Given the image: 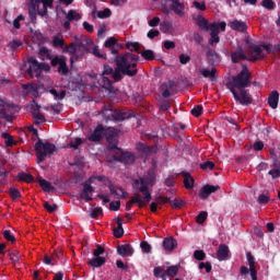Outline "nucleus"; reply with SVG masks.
Returning a JSON list of instances; mask_svg holds the SVG:
<instances>
[{"mask_svg":"<svg viewBox=\"0 0 280 280\" xmlns=\"http://www.w3.org/2000/svg\"><path fill=\"white\" fill-rule=\"evenodd\" d=\"M138 61L139 57L132 52H127L116 58L117 68L115 72H113V68H110V66H104L103 73L95 77L98 86L106 89V91L113 92V84L110 83V79H108L106 75H112V78H114L116 81L121 80V75H137Z\"/></svg>","mask_w":280,"mask_h":280,"instance_id":"1","label":"nucleus"},{"mask_svg":"<svg viewBox=\"0 0 280 280\" xmlns=\"http://www.w3.org/2000/svg\"><path fill=\"white\" fill-rule=\"evenodd\" d=\"M250 72H248V68H243V70L232 79V81L228 84V89H230L236 102L243 104L244 106H248L253 102L250 98V94L246 91V86L250 84L248 80Z\"/></svg>","mask_w":280,"mask_h":280,"instance_id":"2","label":"nucleus"},{"mask_svg":"<svg viewBox=\"0 0 280 280\" xmlns=\"http://www.w3.org/2000/svg\"><path fill=\"white\" fill-rule=\"evenodd\" d=\"M155 180L156 175H154V171L149 172L143 178L133 180V189L141 191L143 197H141V195H136L131 198L129 205H138L139 207L148 205V202L152 200V195L148 188L153 187Z\"/></svg>","mask_w":280,"mask_h":280,"instance_id":"3","label":"nucleus"},{"mask_svg":"<svg viewBox=\"0 0 280 280\" xmlns=\"http://www.w3.org/2000/svg\"><path fill=\"white\" fill-rule=\"evenodd\" d=\"M249 54L246 56L244 50L238 49L232 55L233 62H237V60H250L255 62V60H259V58H264L266 54H272V46L270 45H249Z\"/></svg>","mask_w":280,"mask_h":280,"instance_id":"4","label":"nucleus"},{"mask_svg":"<svg viewBox=\"0 0 280 280\" xmlns=\"http://www.w3.org/2000/svg\"><path fill=\"white\" fill-rule=\"evenodd\" d=\"M107 185L108 178L105 176H92L85 184L83 185V189L80 194L81 200H85V202H89L93 200V186L91 185Z\"/></svg>","mask_w":280,"mask_h":280,"instance_id":"5","label":"nucleus"},{"mask_svg":"<svg viewBox=\"0 0 280 280\" xmlns=\"http://www.w3.org/2000/svg\"><path fill=\"white\" fill-rule=\"evenodd\" d=\"M39 58L42 60H50L51 66L56 67V65L59 66L58 71L65 75L69 69L67 68V59L65 57H54L51 58V54H49V50L45 47H42L39 49Z\"/></svg>","mask_w":280,"mask_h":280,"instance_id":"6","label":"nucleus"},{"mask_svg":"<svg viewBox=\"0 0 280 280\" xmlns=\"http://www.w3.org/2000/svg\"><path fill=\"white\" fill-rule=\"evenodd\" d=\"M33 8L30 9L32 21H36V12L39 16L47 15V9L54 5V0H31Z\"/></svg>","mask_w":280,"mask_h":280,"instance_id":"7","label":"nucleus"},{"mask_svg":"<svg viewBox=\"0 0 280 280\" xmlns=\"http://www.w3.org/2000/svg\"><path fill=\"white\" fill-rule=\"evenodd\" d=\"M35 152L37 156V163H43L47 156H50V154L56 152V145L49 142H43V140H38L35 143Z\"/></svg>","mask_w":280,"mask_h":280,"instance_id":"8","label":"nucleus"},{"mask_svg":"<svg viewBox=\"0 0 280 280\" xmlns=\"http://www.w3.org/2000/svg\"><path fill=\"white\" fill-rule=\"evenodd\" d=\"M49 65L47 63H40L38 62V60L34 59V58H30L28 59V74L31 75V78H40V74L43 73V71H45L46 73H49Z\"/></svg>","mask_w":280,"mask_h":280,"instance_id":"9","label":"nucleus"},{"mask_svg":"<svg viewBox=\"0 0 280 280\" xmlns=\"http://www.w3.org/2000/svg\"><path fill=\"white\" fill-rule=\"evenodd\" d=\"M102 116L106 121L115 120V121H124V119H128L130 117L127 113H122L119 110H114L112 108H105L102 110Z\"/></svg>","mask_w":280,"mask_h":280,"instance_id":"10","label":"nucleus"},{"mask_svg":"<svg viewBox=\"0 0 280 280\" xmlns=\"http://www.w3.org/2000/svg\"><path fill=\"white\" fill-rule=\"evenodd\" d=\"M94 257L91 258L88 264L92 268H100L106 264V258L102 255H104V248L102 246H98L93 252Z\"/></svg>","mask_w":280,"mask_h":280,"instance_id":"11","label":"nucleus"},{"mask_svg":"<svg viewBox=\"0 0 280 280\" xmlns=\"http://www.w3.org/2000/svg\"><path fill=\"white\" fill-rule=\"evenodd\" d=\"M220 30L221 32H224V30H226V22L213 23L210 30V45H218V43H220V36L218 35L220 34Z\"/></svg>","mask_w":280,"mask_h":280,"instance_id":"12","label":"nucleus"},{"mask_svg":"<svg viewBox=\"0 0 280 280\" xmlns=\"http://www.w3.org/2000/svg\"><path fill=\"white\" fill-rule=\"evenodd\" d=\"M115 161H119L120 163H125L126 165H130V163H135V155L130 152H124L121 149H114L112 151Z\"/></svg>","mask_w":280,"mask_h":280,"instance_id":"13","label":"nucleus"},{"mask_svg":"<svg viewBox=\"0 0 280 280\" xmlns=\"http://www.w3.org/2000/svg\"><path fill=\"white\" fill-rule=\"evenodd\" d=\"M247 261H248L249 268L242 267L241 273L246 276L249 272L252 280H257V269L255 268V258L253 257V255L247 254Z\"/></svg>","mask_w":280,"mask_h":280,"instance_id":"14","label":"nucleus"},{"mask_svg":"<svg viewBox=\"0 0 280 280\" xmlns=\"http://www.w3.org/2000/svg\"><path fill=\"white\" fill-rule=\"evenodd\" d=\"M219 189L220 186L206 185L201 188L199 198H201V200H207V198L211 196V194H215V191H218Z\"/></svg>","mask_w":280,"mask_h":280,"instance_id":"15","label":"nucleus"},{"mask_svg":"<svg viewBox=\"0 0 280 280\" xmlns=\"http://www.w3.org/2000/svg\"><path fill=\"white\" fill-rule=\"evenodd\" d=\"M171 10L177 14V16H185V4L178 0H172Z\"/></svg>","mask_w":280,"mask_h":280,"instance_id":"16","label":"nucleus"},{"mask_svg":"<svg viewBox=\"0 0 280 280\" xmlns=\"http://www.w3.org/2000/svg\"><path fill=\"white\" fill-rule=\"evenodd\" d=\"M117 253L121 257H132V255L135 254V249L132 248V246L126 244V245L118 246Z\"/></svg>","mask_w":280,"mask_h":280,"instance_id":"17","label":"nucleus"},{"mask_svg":"<svg viewBox=\"0 0 280 280\" xmlns=\"http://www.w3.org/2000/svg\"><path fill=\"white\" fill-rule=\"evenodd\" d=\"M32 108L34 109L33 117H34L35 124H45V116H43V114L38 112L40 109V106H38V104L36 103H33Z\"/></svg>","mask_w":280,"mask_h":280,"instance_id":"18","label":"nucleus"},{"mask_svg":"<svg viewBox=\"0 0 280 280\" xmlns=\"http://www.w3.org/2000/svg\"><path fill=\"white\" fill-rule=\"evenodd\" d=\"M229 26L231 27V30H234L235 32H246L247 30L246 23L238 20L230 21Z\"/></svg>","mask_w":280,"mask_h":280,"instance_id":"19","label":"nucleus"},{"mask_svg":"<svg viewBox=\"0 0 280 280\" xmlns=\"http://www.w3.org/2000/svg\"><path fill=\"white\" fill-rule=\"evenodd\" d=\"M217 259H219V261H224L229 259V246L226 245L219 246V249L217 252Z\"/></svg>","mask_w":280,"mask_h":280,"instance_id":"20","label":"nucleus"},{"mask_svg":"<svg viewBox=\"0 0 280 280\" xmlns=\"http://www.w3.org/2000/svg\"><path fill=\"white\" fill-rule=\"evenodd\" d=\"M103 136H104V127H102V125H100L95 128V130L92 133H90L89 140L90 141H100V139H102Z\"/></svg>","mask_w":280,"mask_h":280,"instance_id":"21","label":"nucleus"},{"mask_svg":"<svg viewBox=\"0 0 280 280\" xmlns=\"http://www.w3.org/2000/svg\"><path fill=\"white\" fill-rule=\"evenodd\" d=\"M109 189H110L112 196H114L115 198H127L128 197V194L126 191H124L121 187L110 186Z\"/></svg>","mask_w":280,"mask_h":280,"instance_id":"22","label":"nucleus"},{"mask_svg":"<svg viewBox=\"0 0 280 280\" xmlns=\"http://www.w3.org/2000/svg\"><path fill=\"white\" fill-rule=\"evenodd\" d=\"M197 25H199L200 30H203V32H210L211 27H213V23L209 24V21H207L205 18H199Z\"/></svg>","mask_w":280,"mask_h":280,"instance_id":"23","label":"nucleus"},{"mask_svg":"<svg viewBox=\"0 0 280 280\" xmlns=\"http://www.w3.org/2000/svg\"><path fill=\"white\" fill-rule=\"evenodd\" d=\"M8 113H10V105L5 104V102L0 98V117H4L10 121Z\"/></svg>","mask_w":280,"mask_h":280,"instance_id":"24","label":"nucleus"},{"mask_svg":"<svg viewBox=\"0 0 280 280\" xmlns=\"http://www.w3.org/2000/svg\"><path fill=\"white\" fill-rule=\"evenodd\" d=\"M268 104L271 108L279 106V92H272L269 96Z\"/></svg>","mask_w":280,"mask_h":280,"instance_id":"25","label":"nucleus"},{"mask_svg":"<svg viewBox=\"0 0 280 280\" xmlns=\"http://www.w3.org/2000/svg\"><path fill=\"white\" fill-rule=\"evenodd\" d=\"M153 275L156 279L167 280V273L163 267H155Z\"/></svg>","mask_w":280,"mask_h":280,"instance_id":"26","label":"nucleus"},{"mask_svg":"<svg viewBox=\"0 0 280 280\" xmlns=\"http://www.w3.org/2000/svg\"><path fill=\"white\" fill-rule=\"evenodd\" d=\"M186 189H194V177L189 173H183Z\"/></svg>","mask_w":280,"mask_h":280,"instance_id":"27","label":"nucleus"},{"mask_svg":"<svg viewBox=\"0 0 280 280\" xmlns=\"http://www.w3.org/2000/svg\"><path fill=\"white\" fill-rule=\"evenodd\" d=\"M160 30L163 34H174V26L170 22H162L160 24Z\"/></svg>","mask_w":280,"mask_h":280,"instance_id":"28","label":"nucleus"},{"mask_svg":"<svg viewBox=\"0 0 280 280\" xmlns=\"http://www.w3.org/2000/svg\"><path fill=\"white\" fill-rule=\"evenodd\" d=\"M218 70H215V68H212L211 70L209 69H201L200 73L201 75H203V78H209L211 81L215 80V73Z\"/></svg>","mask_w":280,"mask_h":280,"instance_id":"29","label":"nucleus"},{"mask_svg":"<svg viewBox=\"0 0 280 280\" xmlns=\"http://www.w3.org/2000/svg\"><path fill=\"white\" fill-rule=\"evenodd\" d=\"M163 246L165 250H173L176 248V240L174 238H165L163 241Z\"/></svg>","mask_w":280,"mask_h":280,"instance_id":"30","label":"nucleus"},{"mask_svg":"<svg viewBox=\"0 0 280 280\" xmlns=\"http://www.w3.org/2000/svg\"><path fill=\"white\" fill-rule=\"evenodd\" d=\"M67 51L69 54H72L73 56L70 58L71 62H73V60H75V58H78V51H80V46L75 45V44H71Z\"/></svg>","mask_w":280,"mask_h":280,"instance_id":"31","label":"nucleus"},{"mask_svg":"<svg viewBox=\"0 0 280 280\" xmlns=\"http://www.w3.org/2000/svg\"><path fill=\"white\" fill-rule=\"evenodd\" d=\"M49 93H51V95L54 96V100H57V101L65 100V95H67V92H65L62 90L58 91L56 89H50Z\"/></svg>","mask_w":280,"mask_h":280,"instance_id":"32","label":"nucleus"},{"mask_svg":"<svg viewBox=\"0 0 280 280\" xmlns=\"http://www.w3.org/2000/svg\"><path fill=\"white\" fill-rule=\"evenodd\" d=\"M24 91H26L25 93L27 95L32 94V95H36V93H38V86L34 85V84H24L22 85Z\"/></svg>","mask_w":280,"mask_h":280,"instance_id":"33","label":"nucleus"},{"mask_svg":"<svg viewBox=\"0 0 280 280\" xmlns=\"http://www.w3.org/2000/svg\"><path fill=\"white\" fill-rule=\"evenodd\" d=\"M67 21H80L82 19V15L78 13L75 10H70L68 14L66 15Z\"/></svg>","mask_w":280,"mask_h":280,"instance_id":"34","label":"nucleus"},{"mask_svg":"<svg viewBox=\"0 0 280 280\" xmlns=\"http://www.w3.org/2000/svg\"><path fill=\"white\" fill-rule=\"evenodd\" d=\"M115 237H121L124 235V226L121 225V219H117V228L114 229Z\"/></svg>","mask_w":280,"mask_h":280,"instance_id":"35","label":"nucleus"},{"mask_svg":"<svg viewBox=\"0 0 280 280\" xmlns=\"http://www.w3.org/2000/svg\"><path fill=\"white\" fill-rule=\"evenodd\" d=\"M38 183L42 189H44L45 191H54V187H51V184H49V182L45 179H38Z\"/></svg>","mask_w":280,"mask_h":280,"instance_id":"36","label":"nucleus"},{"mask_svg":"<svg viewBox=\"0 0 280 280\" xmlns=\"http://www.w3.org/2000/svg\"><path fill=\"white\" fill-rule=\"evenodd\" d=\"M18 178H19V180H23L24 183H32V180H34L32 175H30L27 173H20L18 175Z\"/></svg>","mask_w":280,"mask_h":280,"instance_id":"37","label":"nucleus"},{"mask_svg":"<svg viewBox=\"0 0 280 280\" xmlns=\"http://www.w3.org/2000/svg\"><path fill=\"white\" fill-rule=\"evenodd\" d=\"M93 56H95L96 58H106V54L102 52V50H100V47L97 46H93L92 51Z\"/></svg>","mask_w":280,"mask_h":280,"instance_id":"38","label":"nucleus"},{"mask_svg":"<svg viewBox=\"0 0 280 280\" xmlns=\"http://www.w3.org/2000/svg\"><path fill=\"white\" fill-rule=\"evenodd\" d=\"M177 273H178V265L171 266L166 270L167 277H176Z\"/></svg>","mask_w":280,"mask_h":280,"instance_id":"39","label":"nucleus"},{"mask_svg":"<svg viewBox=\"0 0 280 280\" xmlns=\"http://www.w3.org/2000/svg\"><path fill=\"white\" fill-rule=\"evenodd\" d=\"M261 5L266 10H275V1L272 0H262Z\"/></svg>","mask_w":280,"mask_h":280,"instance_id":"40","label":"nucleus"},{"mask_svg":"<svg viewBox=\"0 0 280 280\" xmlns=\"http://www.w3.org/2000/svg\"><path fill=\"white\" fill-rule=\"evenodd\" d=\"M110 14H112L110 9H104V10L97 12L98 19H108V16H110Z\"/></svg>","mask_w":280,"mask_h":280,"instance_id":"41","label":"nucleus"},{"mask_svg":"<svg viewBox=\"0 0 280 280\" xmlns=\"http://www.w3.org/2000/svg\"><path fill=\"white\" fill-rule=\"evenodd\" d=\"M21 21H25V16H23V14H20L14 21H13V27L15 30H20L21 28Z\"/></svg>","mask_w":280,"mask_h":280,"instance_id":"42","label":"nucleus"},{"mask_svg":"<svg viewBox=\"0 0 280 280\" xmlns=\"http://www.w3.org/2000/svg\"><path fill=\"white\" fill-rule=\"evenodd\" d=\"M2 137L4 139L5 145H14V139H12V136H10V133H2Z\"/></svg>","mask_w":280,"mask_h":280,"instance_id":"43","label":"nucleus"},{"mask_svg":"<svg viewBox=\"0 0 280 280\" xmlns=\"http://www.w3.org/2000/svg\"><path fill=\"white\" fill-rule=\"evenodd\" d=\"M191 115L194 117H200L202 115V105H197L191 109Z\"/></svg>","mask_w":280,"mask_h":280,"instance_id":"44","label":"nucleus"},{"mask_svg":"<svg viewBox=\"0 0 280 280\" xmlns=\"http://www.w3.org/2000/svg\"><path fill=\"white\" fill-rule=\"evenodd\" d=\"M141 56L145 60H153L154 59V52H152V50H144V51H142Z\"/></svg>","mask_w":280,"mask_h":280,"instance_id":"45","label":"nucleus"},{"mask_svg":"<svg viewBox=\"0 0 280 280\" xmlns=\"http://www.w3.org/2000/svg\"><path fill=\"white\" fill-rule=\"evenodd\" d=\"M10 196L13 198V200H19V198H21V191H19L16 188H11Z\"/></svg>","mask_w":280,"mask_h":280,"instance_id":"46","label":"nucleus"},{"mask_svg":"<svg viewBox=\"0 0 280 280\" xmlns=\"http://www.w3.org/2000/svg\"><path fill=\"white\" fill-rule=\"evenodd\" d=\"M3 237L8 240V242H16V238L12 235V233L8 230L3 232Z\"/></svg>","mask_w":280,"mask_h":280,"instance_id":"47","label":"nucleus"},{"mask_svg":"<svg viewBox=\"0 0 280 280\" xmlns=\"http://www.w3.org/2000/svg\"><path fill=\"white\" fill-rule=\"evenodd\" d=\"M192 5L197 9L200 10L201 12H203V10H207V5H205V2H198V1H194Z\"/></svg>","mask_w":280,"mask_h":280,"instance_id":"48","label":"nucleus"},{"mask_svg":"<svg viewBox=\"0 0 280 280\" xmlns=\"http://www.w3.org/2000/svg\"><path fill=\"white\" fill-rule=\"evenodd\" d=\"M171 205L175 209H180V207H183V205H185V202H183V200H180V199H175V200L171 201Z\"/></svg>","mask_w":280,"mask_h":280,"instance_id":"49","label":"nucleus"},{"mask_svg":"<svg viewBox=\"0 0 280 280\" xmlns=\"http://www.w3.org/2000/svg\"><path fill=\"white\" fill-rule=\"evenodd\" d=\"M194 257H195V259H198V261H202V259H205V252L196 250L194 253Z\"/></svg>","mask_w":280,"mask_h":280,"instance_id":"50","label":"nucleus"},{"mask_svg":"<svg viewBox=\"0 0 280 280\" xmlns=\"http://www.w3.org/2000/svg\"><path fill=\"white\" fill-rule=\"evenodd\" d=\"M140 248L143 250V253H150V250H152V247L149 245L148 242H142L140 244Z\"/></svg>","mask_w":280,"mask_h":280,"instance_id":"51","label":"nucleus"},{"mask_svg":"<svg viewBox=\"0 0 280 280\" xmlns=\"http://www.w3.org/2000/svg\"><path fill=\"white\" fill-rule=\"evenodd\" d=\"M104 45L105 47H114V45H117V39H115V37H109Z\"/></svg>","mask_w":280,"mask_h":280,"instance_id":"52","label":"nucleus"},{"mask_svg":"<svg viewBox=\"0 0 280 280\" xmlns=\"http://www.w3.org/2000/svg\"><path fill=\"white\" fill-rule=\"evenodd\" d=\"M199 269L205 270L206 272H211V265L209 262H201L199 264Z\"/></svg>","mask_w":280,"mask_h":280,"instance_id":"53","label":"nucleus"},{"mask_svg":"<svg viewBox=\"0 0 280 280\" xmlns=\"http://www.w3.org/2000/svg\"><path fill=\"white\" fill-rule=\"evenodd\" d=\"M97 215H102V208H92L91 209V217L97 218Z\"/></svg>","mask_w":280,"mask_h":280,"instance_id":"54","label":"nucleus"},{"mask_svg":"<svg viewBox=\"0 0 280 280\" xmlns=\"http://www.w3.org/2000/svg\"><path fill=\"white\" fill-rule=\"evenodd\" d=\"M138 150H140V152H145L147 154H150V152H152V149H150L143 143L138 144Z\"/></svg>","mask_w":280,"mask_h":280,"instance_id":"55","label":"nucleus"},{"mask_svg":"<svg viewBox=\"0 0 280 280\" xmlns=\"http://www.w3.org/2000/svg\"><path fill=\"white\" fill-rule=\"evenodd\" d=\"M159 23H161V19L159 16H155L151 21H149V26L156 27Z\"/></svg>","mask_w":280,"mask_h":280,"instance_id":"56","label":"nucleus"},{"mask_svg":"<svg viewBox=\"0 0 280 280\" xmlns=\"http://www.w3.org/2000/svg\"><path fill=\"white\" fill-rule=\"evenodd\" d=\"M207 220V212H201L197 217V223L202 224Z\"/></svg>","mask_w":280,"mask_h":280,"instance_id":"57","label":"nucleus"},{"mask_svg":"<svg viewBox=\"0 0 280 280\" xmlns=\"http://www.w3.org/2000/svg\"><path fill=\"white\" fill-rule=\"evenodd\" d=\"M213 167H215L213 162H205L201 164V170H213Z\"/></svg>","mask_w":280,"mask_h":280,"instance_id":"58","label":"nucleus"},{"mask_svg":"<svg viewBox=\"0 0 280 280\" xmlns=\"http://www.w3.org/2000/svg\"><path fill=\"white\" fill-rule=\"evenodd\" d=\"M269 176H271V178H279L280 170L279 168H273V170L269 171Z\"/></svg>","mask_w":280,"mask_h":280,"instance_id":"59","label":"nucleus"},{"mask_svg":"<svg viewBox=\"0 0 280 280\" xmlns=\"http://www.w3.org/2000/svg\"><path fill=\"white\" fill-rule=\"evenodd\" d=\"M54 45L55 47H60L62 46V35H58L54 38Z\"/></svg>","mask_w":280,"mask_h":280,"instance_id":"60","label":"nucleus"},{"mask_svg":"<svg viewBox=\"0 0 280 280\" xmlns=\"http://www.w3.org/2000/svg\"><path fill=\"white\" fill-rule=\"evenodd\" d=\"M83 27L86 32H89L90 34H92V32L94 31L93 28V24L89 23V22H83Z\"/></svg>","mask_w":280,"mask_h":280,"instance_id":"61","label":"nucleus"},{"mask_svg":"<svg viewBox=\"0 0 280 280\" xmlns=\"http://www.w3.org/2000/svg\"><path fill=\"white\" fill-rule=\"evenodd\" d=\"M253 148H254V150L259 152V151L264 150V142H261V141L255 142Z\"/></svg>","mask_w":280,"mask_h":280,"instance_id":"62","label":"nucleus"},{"mask_svg":"<svg viewBox=\"0 0 280 280\" xmlns=\"http://www.w3.org/2000/svg\"><path fill=\"white\" fill-rule=\"evenodd\" d=\"M44 207L49 213H54V210L56 209V205H49V202H45Z\"/></svg>","mask_w":280,"mask_h":280,"instance_id":"63","label":"nucleus"},{"mask_svg":"<svg viewBox=\"0 0 280 280\" xmlns=\"http://www.w3.org/2000/svg\"><path fill=\"white\" fill-rule=\"evenodd\" d=\"M156 36H159V31L156 30H151L148 32V38H156Z\"/></svg>","mask_w":280,"mask_h":280,"instance_id":"64","label":"nucleus"}]
</instances>
